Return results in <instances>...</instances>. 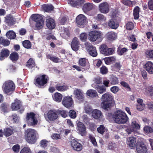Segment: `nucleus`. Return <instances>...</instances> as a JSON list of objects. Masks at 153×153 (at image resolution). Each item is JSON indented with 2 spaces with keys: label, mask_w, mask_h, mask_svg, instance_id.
Listing matches in <instances>:
<instances>
[{
  "label": "nucleus",
  "mask_w": 153,
  "mask_h": 153,
  "mask_svg": "<svg viewBox=\"0 0 153 153\" xmlns=\"http://www.w3.org/2000/svg\"><path fill=\"white\" fill-rule=\"evenodd\" d=\"M101 99L102 102L101 106L103 109L108 110V109L114 106L115 102L111 94L108 93L104 94L102 95Z\"/></svg>",
  "instance_id": "1"
},
{
  "label": "nucleus",
  "mask_w": 153,
  "mask_h": 153,
  "mask_svg": "<svg viewBox=\"0 0 153 153\" xmlns=\"http://www.w3.org/2000/svg\"><path fill=\"white\" fill-rule=\"evenodd\" d=\"M115 122L119 124L125 123L128 118L126 114L121 111H118L113 115Z\"/></svg>",
  "instance_id": "2"
},
{
  "label": "nucleus",
  "mask_w": 153,
  "mask_h": 153,
  "mask_svg": "<svg viewBox=\"0 0 153 153\" xmlns=\"http://www.w3.org/2000/svg\"><path fill=\"white\" fill-rule=\"evenodd\" d=\"M26 141L29 143H34L36 141V131L34 129H27L25 131Z\"/></svg>",
  "instance_id": "3"
},
{
  "label": "nucleus",
  "mask_w": 153,
  "mask_h": 153,
  "mask_svg": "<svg viewBox=\"0 0 153 153\" xmlns=\"http://www.w3.org/2000/svg\"><path fill=\"white\" fill-rule=\"evenodd\" d=\"M32 20L35 23V28L37 30L42 29L43 26L44 21L42 17L38 14H33L31 16Z\"/></svg>",
  "instance_id": "4"
},
{
  "label": "nucleus",
  "mask_w": 153,
  "mask_h": 153,
  "mask_svg": "<svg viewBox=\"0 0 153 153\" xmlns=\"http://www.w3.org/2000/svg\"><path fill=\"white\" fill-rule=\"evenodd\" d=\"M102 39V33L101 32L93 31L90 32L88 34V39L91 42L97 40L101 42Z\"/></svg>",
  "instance_id": "5"
},
{
  "label": "nucleus",
  "mask_w": 153,
  "mask_h": 153,
  "mask_svg": "<svg viewBox=\"0 0 153 153\" xmlns=\"http://www.w3.org/2000/svg\"><path fill=\"white\" fill-rule=\"evenodd\" d=\"M3 91L6 94L13 92L15 89L14 83L11 81H7L3 85Z\"/></svg>",
  "instance_id": "6"
},
{
  "label": "nucleus",
  "mask_w": 153,
  "mask_h": 153,
  "mask_svg": "<svg viewBox=\"0 0 153 153\" xmlns=\"http://www.w3.org/2000/svg\"><path fill=\"white\" fill-rule=\"evenodd\" d=\"M45 117L46 120L48 121H54L57 119L58 115L55 110H50L46 114H45Z\"/></svg>",
  "instance_id": "7"
},
{
  "label": "nucleus",
  "mask_w": 153,
  "mask_h": 153,
  "mask_svg": "<svg viewBox=\"0 0 153 153\" xmlns=\"http://www.w3.org/2000/svg\"><path fill=\"white\" fill-rule=\"evenodd\" d=\"M100 52L105 56H109L113 54L114 50L112 48H108L105 44H102L100 47Z\"/></svg>",
  "instance_id": "8"
},
{
  "label": "nucleus",
  "mask_w": 153,
  "mask_h": 153,
  "mask_svg": "<svg viewBox=\"0 0 153 153\" xmlns=\"http://www.w3.org/2000/svg\"><path fill=\"white\" fill-rule=\"evenodd\" d=\"M35 114L33 112L27 113L26 118L27 122L30 126H33L37 124L38 120L35 117Z\"/></svg>",
  "instance_id": "9"
},
{
  "label": "nucleus",
  "mask_w": 153,
  "mask_h": 153,
  "mask_svg": "<svg viewBox=\"0 0 153 153\" xmlns=\"http://www.w3.org/2000/svg\"><path fill=\"white\" fill-rule=\"evenodd\" d=\"M35 114L33 112L27 113L26 118L27 122L30 126H33L37 124L38 120L35 117Z\"/></svg>",
  "instance_id": "10"
},
{
  "label": "nucleus",
  "mask_w": 153,
  "mask_h": 153,
  "mask_svg": "<svg viewBox=\"0 0 153 153\" xmlns=\"http://www.w3.org/2000/svg\"><path fill=\"white\" fill-rule=\"evenodd\" d=\"M48 79L47 76L45 75H43L37 78L34 81V83L38 87L42 86L47 83Z\"/></svg>",
  "instance_id": "11"
},
{
  "label": "nucleus",
  "mask_w": 153,
  "mask_h": 153,
  "mask_svg": "<svg viewBox=\"0 0 153 153\" xmlns=\"http://www.w3.org/2000/svg\"><path fill=\"white\" fill-rule=\"evenodd\" d=\"M73 102L72 99L71 97L66 96L63 97L62 103L65 107L68 108L72 106Z\"/></svg>",
  "instance_id": "12"
},
{
  "label": "nucleus",
  "mask_w": 153,
  "mask_h": 153,
  "mask_svg": "<svg viewBox=\"0 0 153 153\" xmlns=\"http://www.w3.org/2000/svg\"><path fill=\"white\" fill-rule=\"evenodd\" d=\"M77 130L79 131V133L82 136L86 135L87 131L86 128L84 125L81 122H79L77 124Z\"/></svg>",
  "instance_id": "13"
},
{
  "label": "nucleus",
  "mask_w": 153,
  "mask_h": 153,
  "mask_svg": "<svg viewBox=\"0 0 153 153\" xmlns=\"http://www.w3.org/2000/svg\"><path fill=\"white\" fill-rule=\"evenodd\" d=\"M136 149L138 153H146L147 151L145 145L140 142L137 143Z\"/></svg>",
  "instance_id": "14"
},
{
  "label": "nucleus",
  "mask_w": 153,
  "mask_h": 153,
  "mask_svg": "<svg viewBox=\"0 0 153 153\" xmlns=\"http://www.w3.org/2000/svg\"><path fill=\"white\" fill-rule=\"evenodd\" d=\"M71 144L72 148L76 151H80L82 149V145L75 140L71 141Z\"/></svg>",
  "instance_id": "15"
},
{
  "label": "nucleus",
  "mask_w": 153,
  "mask_h": 153,
  "mask_svg": "<svg viewBox=\"0 0 153 153\" xmlns=\"http://www.w3.org/2000/svg\"><path fill=\"white\" fill-rule=\"evenodd\" d=\"M76 22L79 25H83L87 22L86 18L84 15L79 14L76 18Z\"/></svg>",
  "instance_id": "16"
},
{
  "label": "nucleus",
  "mask_w": 153,
  "mask_h": 153,
  "mask_svg": "<svg viewBox=\"0 0 153 153\" xmlns=\"http://www.w3.org/2000/svg\"><path fill=\"white\" fill-rule=\"evenodd\" d=\"M109 5L106 2L101 3L99 5V10L102 13H106L109 11Z\"/></svg>",
  "instance_id": "17"
},
{
  "label": "nucleus",
  "mask_w": 153,
  "mask_h": 153,
  "mask_svg": "<svg viewBox=\"0 0 153 153\" xmlns=\"http://www.w3.org/2000/svg\"><path fill=\"white\" fill-rule=\"evenodd\" d=\"M46 25L47 27L50 29H53L55 27L54 20L50 18H48L46 19Z\"/></svg>",
  "instance_id": "18"
},
{
  "label": "nucleus",
  "mask_w": 153,
  "mask_h": 153,
  "mask_svg": "<svg viewBox=\"0 0 153 153\" xmlns=\"http://www.w3.org/2000/svg\"><path fill=\"white\" fill-rule=\"evenodd\" d=\"M79 41L76 37H75L72 40L71 43V47L72 49L74 51H76L78 50Z\"/></svg>",
  "instance_id": "19"
},
{
  "label": "nucleus",
  "mask_w": 153,
  "mask_h": 153,
  "mask_svg": "<svg viewBox=\"0 0 153 153\" xmlns=\"http://www.w3.org/2000/svg\"><path fill=\"white\" fill-rule=\"evenodd\" d=\"M10 54L9 51L7 49H2L0 53V60H2L8 57Z\"/></svg>",
  "instance_id": "20"
},
{
  "label": "nucleus",
  "mask_w": 153,
  "mask_h": 153,
  "mask_svg": "<svg viewBox=\"0 0 153 153\" xmlns=\"http://www.w3.org/2000/svg\"><path fill=\"white\" fill-rule=\"evenodd\" d=\"M146 70L150 74H153V63L150 61L147 62L145 64Z\"/></svg>",
  "instance_id": "21"
},
{
  "label": "nucleus",
  "mask_w": 153,
  "mask_h": 153,
  "mask_svg": "<svg viewBox=\"0 0 153 153\" xmlns=\"http://www.w3.org/2000/svg\"><path fill=\"white\" fill-rule=\"evenodd\" d=\"M68 3L71 4L72 7L79 6L85 2L84 0H77L75 2L74 0H68Z\"/></svg>",
  "instance_id": "22"
},
{
  "label": "nucleus",
  "mask_w": 153,
  "mask_h": 153,
  "mask_svg": "<svg viewBox=\"0 0 153 153\" xmlns=\"http://www.w3.org/2000/svg\"><path fill=\"white\" fill-rule=\"evenodd\" d=\"M136 143V139L134 137H131L128 139L127 144L131 149H133L134 148Z\"/></svg>",
  "instance_id": "23"
},
{
  "label": "nucleus",
  "mask_w": 153,
  "mask_h": 153,
  "mask_svg": "<svg viewBox=\"0 0 153 153\" xmlns=\"http://www.w3.org/2000/svg\"><path fill=\"white\" fill-rule=\"evenodd\" d=\"M92 114L93 117L97 119L102 118V116L101 111L97 109L93 111L92 112Z\"/></svg>",
  "instance_id": "24"
},
{
  "label": "nucleus",
  "mask_w": 153,
  "mask_h": 153,
  "mask_svg": "<svg viewBox=\"0 0 153 153\" xmlns=\"http://www.w3.org/2000/svg\"><path fill=\"white\" fill-rule=\"evenodd\" d=\"M74 94L75 95L76 98L78 99L81 100L83 99L84 95L81 90L78 89H75L74 91Z\"/></svg>",
  "instance_id": "25"
},
{
  "label": "nucleus",
  "mask_w": 153,
  "mask_h": 153,
  "mask_svg": "<svg viewBox=\"0 0 153 153\" xmlns=\"http://www.w3.org/2000/svg\"><path fill=\"white\" fill-rule=\"evenodd\" d=\"M21 105V102L18 100H16L12 104V108L13 110H17L20 108Z\"/></svg>",
  "instance_id": "26"
},
{
  "label": "nucleus",
  "mask_w": 153,
  "mask_h": 153,
  "mask_svg": "<svg viewBox=\"0 0 153 153\" xmlns=\"http://www.w3.org/2000/svg\"><path fill=\"white\" fill-rule=\"evenodd\" d=\"M5 18V22L9 25H13L15 21V19L10 15L7 16Z\"/></svg>",
  "instance_id": "27"
},
{
  "label": "nucleus",
  "mask_w": 153,
  "mask_h": 153,
  "mask_svg": "<svg viewBox=\"0 0 153 153\" xmlns=\"http://www.w3.org/2000/svg\"><path fill=\"white\" fill-rule=\"evenodd\" d=\"M56 89L60 91H63L66 90L68 88V86L65 85H62L60 83L58 84L55 86Z\"/></svg>",
  "instance_id": "28"
},
{
  "label": "nucleus",
  "mask_w": 153,
  "mask_h": 153,
  "mask_svg": "<svg viewBox=\"0 0 153 153\" xmlns=\"http://www.w3.org/2000/svg\"><path fill=\"white\" fill-rule=\"evenodd\" d=\"M93 7V5L92 4L86 3L83 5L82 10L84 12H86L91 10Z\"/></svg>",
  "instance_id": "29"
},
{
  "label": "nucleus",
  "mask_w": 153,
  "mask_h": 153,
  "mask_svg": "<svg viewBox=\"0 0 153 153\" xmlns=\"http://www.w3.org/2000/svg\"><path fill=\"white\" fill-rule=\"evenodd\" d=\"M52 97L53 100L56 102H59L61 101L63 96L61 94L56 92L54 93Z\"/></svg>",
  "instance_id": "30"
},
{
  "label": "nucleus",
  "mask_w": 153,
  "mask_h": 153,
  "mask_svg": "<svg viewBox=\"0 0 153 153\" xmlns=\"http://www.w3.org/2000/svg\"><path fill=\"white\" fill-rule=\"evenodd\" d=\"M42 8L45 11L49 12L53 10L54 7L51 4H44L42 6Z\"/></svg>",
  "instance_id": "31"
},
{
  "label": "nucleus",
  "mask_w": 153,
  "mask_h": 153,
  "mask_svg": "<svg viewBox=\"0 0 153 153\" xmlns=\"http://www.w3.org/2000/svg\"><path fill=\"white\" fill-rule=\"evenodd\" d=\"M106 37L109 40H114L117 37V34L114 32H109L106 34Z\"/></svg>",
  "instance_id": "32"
},
{
  "label": "nucleus",
  "mask_w": 153,
  "mask_h": 153,
  "mask_svg": "<svg viewBox=\"0 0 153 153\" xmlns=\"http://www.w3.org/2000/svg\"><path fill=\"white\" fill-rule=\"evenodd\" d=\"M108 26L111 28L116 29L118 27L119 25L114 20L111 19L109 21L108 23Z\"/></svg>",
  "instance_id": "33"
},
{
  "label": "nucleus",
  "mask_w": 153,
  "mask_h": 153,
  "mask_svg": "<svg viewBox=\"0 0 153 153\" xmlns=\"http://www.w3.org/2000/svg\"><path fill=\"white\" fill-rule=\"evenodd\" d=\"M101 78L100 77L95 78L93 80V83L92 84V86L94 88L100 84L102 83Z\"/></svg>",
  "instance_id": "34"
},
{
  "label": "nucleus",
  "mask_w": 153,
  "mask_h": 153,
  "mask_svg": "<svg viewBox=\"0 0 153 153\" xmlns=\"http://www.w3.org/2000/svg\"><path fill=\"white\" fill-rule=\"evenodd\" d=\"M86 94L88 96L91 97H95L97 96V92L94 90H88Z\"/></svg>",
  "instance_id": "35"
},
{
  "label": "nucleus",
  "mask_w": 153,
  "mask_h": 153,
  "mask_svg": "<svg viewBox=\"0 0 153 153\" xmlns=\"http://www.w3.org/2000/svg\"><path fill=\"white\" fill-rule=\"evenodd\" d=\"M94 88L96 89L97 92L101 94H102L103 93L106 91V88L103 85L97 86Z\"/></svg>",
  "instance_id": "36"
},
{
  "label": "nucleus",
  "mask_w": 153,
  "mask_h": 153,
  "mask_svg": "<svg viewBox=\"0 0 153 153\" xmlns=\"http://www.w3.org/2000/svg\"><path fill=\"white\" fill-rule=\"evenodd\" d=\"M89 54L93 57H95L97 55V53L96 48L94 47H92L90 48L88 50Z\"/></svg>",
  "instance_id": "37"
},
{
  "label": "nucleus",
  "mask_w": 153,
  "mask_h": 153,
  "mask_svg": "<svg viewBox=\"0 0 153 153\" xmlns=\"http://www.w3.org/2000/svg\"><path fill=\"white\" fill-rule=\"evenodd\" d=\"M6 36L8 39H14L16 37L15 33L13 31H9L6 33Z\"/></svg>",
  "instance_id": "38"
},
{
  "label": "nucleus",
  "mask_w": 153,
  "mask_h": 153,
  "mask_svg": "<svg viewBox=\"0 0 153 153\" xmlns=\"http://www.w3.org/2000/svg\"><path fill=\"white\" fill-rule=\"evenodd\" d=\"M10 58L13 61L17 60L19 58V56L16 52H13L11 53L10 56Z\"/></svg>",
  "instance_id": "39"
},
{
  "label": "nucleus",
  "mask_w": 153,
  "mask_h": 153,
  "mask_svg": "<svg viewBox=\"0 0 153 153\" xmlns=\"http://www.w3.org/2000/svg\"><path fill=\"white\" fill-rule=\"evenodd\" d=\"M104 60L105 64L108 65L111 62H115L116 60V59L114 57H109L105 58Z\"/></svg>",
  "instance_id": "40"
},
{
  "label": "nucleus",
  "mask_w": 153,
  "mask_h": 153,
  "mask_svg": "<svg viewBox=\"0 0 153 153\" xmlns=\"http://www.w3.org/2000/svg\"><path fill=\"white\" fill-rule=\"evenodd\" d=\"M23 46L27 49L30 48L31 47V44L30 42L28 40H26L22 43Z\"/></svg>",
  "instance_id": "41"
},
{
  "label": "nucleus",
  "mask_w": 153,
  "mask_h": 153,
  "mask_svg": "<svg viewBox=\"0 0 153 153\" xmlns=\"http://www.w3.org/2000/svg\"><path fill=\"white\" fill-rule=\"evenodd\" d=\"M139 8L138 7H136L134 10V16L135 19H138L139 16Z\"/></svg>",
  "instance_id": "42"
},
{
  "label": "nucleus",
  "mask_w": 153,
  "mask_h": 153,
  "mask_svg": "<svg viewBox=\"0 0 153 153\" xmlns=\"http://www.w3.org/2000/svg\"><path fill=\"white\" fill-rule=\"evenodd\" d=\"M13 131L9 128H6L4 130V135L6 137L10 136L13 133Z\"/></svg>",
  "instance_id": "43"
},
{
  "label": "nucleus",
  "mask_w": 153,
  "mask_h": 153,
  "mask_svg": "<svg viewBox=\"0 0 153 153\" xmlns=\"http://www.w3.org/2000/svg\"><path fill=\"white\" fill-rule=\"evenodd\" d=\"M35 63L33 60L32 58L29 59L27 62V64L26 65L28 67H33L35 66Z\"/></svg>",
  "instance_id": "44"
},
{
  "label": "nucleus",
  "mask_w": 153,
  "mask_h": 153,
  "mask_svg": "<svg viewBox=\"0 0 153 153\" xmlns=\"http://www.w3.org/2000/svg\"><path fill=\"white\" fill-rule=\"evenodd\" d=\"M20 153H32L30 148L28 147H24L21 151Z\"/></svg>",
  "instance_id": "45"
},
{
  "label": "nucleus",
  "mask_w": 153,
  "mask_h": 153,
  "mask_svg": "<svg viewBox=\"0 0 153 153\" xmlns=\"http://www.w3.org/2000/svg\"><path fill=\"white\" fill-rule=\"evenodd\" d=\"M48 58L50 59L51 61L55 62H60V59L58 57L56 56H51L50 55H48L47 56Z\"/></svg>",
  "instance_id": "46"
},
{
  "label": "nucleus",
  "mask_w": 153,
  "mask_h": 153,
  "mask_svg": "<svg viewBox=\"0 0 153 153\" xmlns=\"http://www.w3.org/2000/svg\"><path fill=\"white\" fill-rule=\"evenodd\" d=\"M131 126L133 128L136 129H139L140 128V125L135 120H133L132 121Z\"/></svg>",
  "instance_id": "47"
},
{
  "label": "nucleus",
  "mask_w": 153,
  "mask_h": 153,
  "mask_svg": "<svg viewBox=\"0 0 153 153\" xmlns=\"http://www.w3.org/2000/svg\"><path fill=\"white\" fill-rule=\"evenodd\" d=\"M89 138L94 146H97V144L95 137L93 135L89 134Z\"/></svg>",
  "instance_id": "48"
},
{
  "label": "nucleus",
  "mask_w": 153,
  "mask_h": 153,
  "mask_svg": "<svg viewBox=\"0 0 153 153\" xmlns=\"http://www.w3.org/2000/svg\"><path fill=\"white\" fill-rule=\"evenodd\" d=\"M87 62V59L84 58L80 59L79 61V63L80 65L82 66H85Z\"/></svg>",
  "instance_id": "49"
},
{
  "label": "nucleus",
  "mask_w": 153,
  "mask_h": 153,
  "mask_svg": "<svg viewBox=\"0 0 153 153\" xmlns=\"http://www.w3.org/2000/svg\"><path fill=\"white\" fill-rule=\"evenodd\" d=\"M134 27V24L131 22H128L126 25V29L128 30H132L133 29Z\"/></svg>",
  "instance_id": "50"
},
{
  "label": "nucleus",
  "mask_w": 153,
  "mask_h": 153,
  "mask_svg": "<svg viewBox=\"0 0 153 153\" xmlns=\"http://www.w3.org/2000/svg\"><path fill=\"white\" fill-rule=\"evenodd\" d=\"M145 54L147 57L153 58V50H147L145 52Z\"/></svg>",
  "instance_id": "51"
},
{
  "label": "nucleus",
  "mask_w": 153,
  "mask_h": 153,
  "mask_svg": "<svg viewBox=\"0 0 153 153\" xmlns=\"http://www.w3.org/2000/svg\"><path fill=\"white\" fill-rule=\"evenodd\" d=\"M144 131L146 133H150L153 132L152 128L150 126H146L144 128Z\"/></svg>",
  "instance_id": "52"
},
{
  "label": "nucleus",
  "mask_w": 153,
  "mask_h": 153,
  "mask_svg": "<svg viewBox=\"0 0 153 153\" xmlns=\"http://www.w3.org/2000/svg\"><path fill=\"white\" fill-rule=\"evenodd\" d=\"M127 51V49L126 48H123L120 49L119 48H118L117 53L119 55H122Z\"/></svg>",
  "instance_id": "53"
},
{
  "label": "nucleus",
  "mask_w": 153,
  "mask_h": 153,
  "mask_svg": "<svg viewBox=\"0 0 153 153\" xmlns=\"http://www.w3.org/2000/svg\"><path fill=\"white\" fill-rule=\"evenodd\" d=\"M105 128L102 125H101L100 127L97 128V131L98 132L102 134L105 131Z\"/></svg>",
  "instance_id": "54"
},
{
  "label": "nucleus",
  "mask_w": 153,
  "mask_h": 153,
  "mask_svg": "<svg viewBox=\"0 0 153 153\" xmlns=\"http://www.w3.org/2000/svg\"><path fill=\"white\" fill-rule=\"evenodd\" d=\"M87 34L85 33H81L80 35V38L82 41H85L87 38Z\"/></svg>",
  "instance_id": "55"
},
{
  "label": "nucleus",
  "mask_w": 153,
  "mask_h": 153,
  "mask_svg": "<svg viewBox=\"0 0 153 153\" xmlns=\"http://www.w3.org/2000/svg\"><path fill=\"white\" fill-rule=\"evenodd\" d=\"M122 2L124 5L130 6L133 3V2L129 0H123Z\"/></svg>",
  "instance_id": "56"
},
{
  "label": "nucleus",
  "mask_w": 153,
  "mask_h": 153,
  "mask_svg": "<svg viewBox=\"0 0 153 153\" xmlns=\"http://www.w3.org/2000/svg\"><path fill=\"white\" fill-rule=\"evenodd\" d=\"M69 115L72 118H75L76 116V112L74 110H70L69 112Z\"/></svg>",
  "instance_id": "57"
},
{
  "label": "nucleus",
  "mask_w": 153,
  "mask_h": 153,
  "mask_svg": "<svg viewBox=\"0 0 153 153\" xmlns=\"http://www.w3.org/2000/svg\"><path fill=\"white\" fill-rule=\"evenodd\" d=\"M100 71L101 73L105 74L108 73V70L106 67L102 66L100 69Z\"/></svg>",
  "instance_id": "58"
},
{
  "label": "nucleus",
  "mask_w": 153,
  "mask_h": 153,
  "mask_svg": "<svg viewBox=\"0 0 153 153\" xmlns=\"http://www.w3.org/2000/svg\"><path fill=\"white\" fill-rule=\"evenodd\" d=\"M145 107V105L144 104H139L137 105V109L140 111L143 110Z\"/></svg>",
  "instance_id": "59"
},
{
  "label": "nucleus",
  "mask_w": 153,
  "mask_h": 153,
  "mask_svg": "<svg viewBox=\"0 0 153 153\" xmlns=\"http://www.w3.org/2000/svg\"><path fill=\"white\" fill-rule=\"evenodd\" d=\"M48 141L45 140H42L40 143V146L42 147H45L47 146Z\"/></svg>",
  "instance_id": "60"
},
{
  "label": "nucleus",
  "mask_w": 153,
  "mask_h": 153,
  "mask_svg": "<svg viewBox=\"0 0 153 153\" xmlns=\"http://www.w3.org/2000/svg\"><path fill=\"white\" fill-rule=\"evenodd\" d=\"M12 149L14 152L17 153L19 151L20 146L18 144L16 145L13 147Z\"/></svg>",
  "instance_id": "61"
},
{
  "label": "nucleus",
  "mask_w": 153,
  "mask_h": 153,
  "mask_svg": "<svg viewBox=\"0 0 153 153\" xmlns=\"http://www.w3.org/2000/svg\"><path fill=\"white\" fill-rule=\"evenodd\" d=\"M119 90V88L117 86H113L111 88V91L114 93H117Z\"/></svg>",
  "instance_id": "62"
},
{
  "label": "nucleus",
  "mask_w": 153,
  "mask_h": 153,
  "mask_svg": "<svg viewBox=\"0 0 153 153\" xmlns=\"http://www.w3.org/2000/svg\"><path fill=\"white\" fill-rule=\"evenodd\" d=\"M146 105L149 109L150 110H152L153 109V102L151 101L148 102L146 104Z\"/></svg>",
  "instance_id": "63"
},
{
  "label": "nucleus",
  "mask_w": 153,
  "mask_h": 153,
  "mask_svg": "<svg viewBox=\"0 0 153 153\" xmlns=\"http://www.w3.org/2000/svg\"><path fill=\"white\" fill-rule=\"evenodd\" d=\"M89 127L91 131H94L96 128L95 124L93 123H89Z\"/></svg>",
  "instance_id": "64"
}]
</instances>
